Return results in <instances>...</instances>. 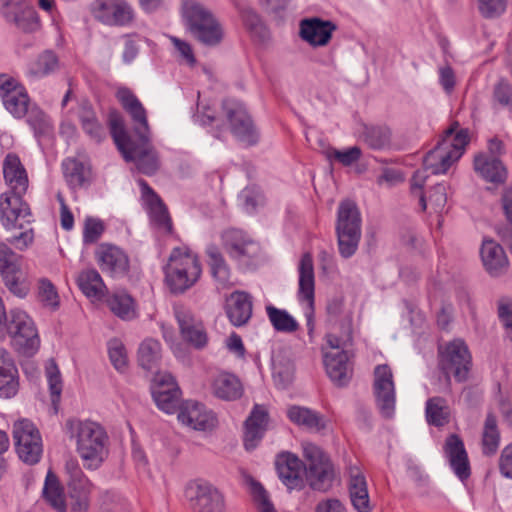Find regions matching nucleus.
<instances>
[{
	"label": "nucleus",
	"mask_w": 512,
	"mask_h": 512,
	"mask_svg": "<svg viewBox=\"0 0 512 512\" xmlns=\"http://www.w3.org/2000/svg\"><path fill=\"white\" fill-rule=\"evenodd\" d=\"M115 97L131 117L133 131L140 141V144H135L121 125L112 122L111 134L117 148L126 161L136 163L141 173L149 176L155 174L160 167V161L156 150L150 144L151 132L145 107L128 87H117Z\"/></svg>",
	"instance_id": "1"
},
{
	"label": "nucleus",
	"mask_w": 512,
	"mask_h": 512,
	"mask_svg": "<svg viewBox=\"0 0 512 512\" xmlns=\"http://www.w3.org/2000/svg\"><path fill=\"white\" fill-rule=\"evenodd\" d=\"M469 140L468 130L459 128L455 123L445 131L438 144L426 154L423 169L417 170L411 179V194L418 198L419 205L423 209L426 208V198L421 193V188L427 181L428 171L434 175L445 174L462 157Z\"/></svg>",
	"instance_id": "2"
},
{
	"label": "nucleus",
	"mask_w": 512,
	"mask_h": 512,
	"mask_svg": "<svg viewBox=\"0 0 512 512\" xmlns=\"http://www.w3.org/2000/svg\"><path fill=\"white\" fill-rule=\"evenodd\" d=\"M66 427L70 438L76 442V451L84 467L98 469L109 453V437L105 429L91 420H68Z\"/></svg>",
	"instance_id": "3"
},
{
	"label": "nucleus",
	"mask_w": 512,
	"mask_h": 512,
	"mask_svg": "<svg viewBox=\"0 0 512 512\" xmlns=\"http://www.w3.org/2000/svg\"><path fill=\"white\" fill-rule=\"evenodd\" d=\"M181 15L186 30L199 43L214 47L222 42L223 26L204 4L197 0H183Z\"/></svg>",
	"instance_id": "4"
},
{
	"label": "nucleus",
	"mask_w": 512,
	"mask_h": 512,
	"mask_svg": "<svg viewBox=\"0 0 512 512\" xmlns=\"http://www.w3.org/2000/svg\"><path fill=\"white\" fill-rule=\"evenodd\" d=\"M164 273L170 288H191L199 280L202 269L197 254L182 245L172 249Z\"/></svg>",
	"instance_id": "5"
},
{
	"label": "nucleus",
	"mask_w": 512,
	"mask_h": 512,
	"mask_svg": "<svg viewBox=\"0 0 512 512\" xmlns=\"http://www.w3.org/2000/svg\"><path fill=\"white\" fill-rule=\"evenodd\" d=\"M362 219L357 205L351 200L341 201L337 211L336 235L340 255L352 257L357 249L362 234Z\"/></svg>",
	"instance_id": "6"
},
{
	"label": "nucleus",
	"mask_w": 512,
	"mask_h": 512,
	"mask_svg": "<svg viewBox=\"0 0 512 512\" xmlns=\"http://www.w3.org/2000/svg\"><path fill=\"white\" fill-rule=\"evenodd\" d=\"M11 338L15 351L26 357L34 356L41 344L37 326L25 311L13 309L9 312V319L5 327V335Z\"/></svg>",
	"instance_id": "7"
},
{
	"label": "nucleus",
	"mask_w": 512,
	"mask_h": 512,
	"mask_svg": "<svg viewBox=\"0 0 512 512\" xmlns=\"http://www.w3.org/2000/svg\"><path fill=\"white\" fill-rule=\"evenodd\" d=\"M184 496L192 512H225L223 494L212 484L203 480L187 483Z\"/></svg>",
	"instance_id": "8"
},
{
	"label": "nucleus",
	"mask_w": 512,
	"mask_h": 512,
	"mask_svg": "<svg viewBox=\"0 0 512 512\" xmlns=\"http://www.w3.org/2000/svg\"><path fill=\"white\" fill-rule=\"evenodd\" d=\"M373 395L380 414L392 418L396 409V387L392 369L387 364L374 368Z\"/></svg>",
	"instance_id": "9"
},
{
	"label": "nucleus",
	"mask_w": 512,
	"mask_h": 512,
	"mask_svg": "<svg viewBox=\"0 0 512 512\" xmlns=\"http://www.w3.org/2000/svg\"><path fill=\"white\" fill-rule=\"evenodd\" d=\"M13 439L19 458L27 464H36L42 455V439L35 425L22 419L13 426Z\"/></svg>",
	"instance_id": "10"
},
{
	"label": "nucleus",
	"mask_w": 512,
	"mask_h": 512,
	"mask_svg": "<svg viewBox=\"0 0 512 512\" xmlns=\"http://www.w3.org/2000/svg\"><path fill=\"white\" fill-rule=\"evenodd\" d=\"M471 366V354L468 346L461 339H454L440 352V368L447 381L453 375L458 382H463L468 377Z\"/></svg>",
	"instance_id": "11"
},
{
	"label": "nucleus",
	"mask_w": 512,
	"mask_h": 512,
	"mask_svg": "<svg viewBox=\"0 0 512 512\" xmlns=\"http://www.w3.org/2000/svg\"><path fill=\"white\" fill-rule=\"evenodd\" d=\"M91 11L96 20L107 26L129 27L136 18L134 8L125 0H95Z\"/></svg>",
	"instance_id": "12"
},
{
	"label": "nucleus",
	"mask_w": 512,
	"mask_h": 512,
	"mask_svg": "<svg viewBox=\"0 0 512 512\" xmlns=\"http://www.w3.org/2000/svg\"><path fill=\"white\" fill-rule=\"evenodd\" d=\"M25 193L4 192L0 195V221L6 230L23 229L31 222L28 204L22 199Z\"/></svg>",
	"instance_id": "13"
},
{
	"label": "nucleus",
	"mask_w": 512,
	"mask_h": 512,
	"mask_svg": "<svg viewBox=\"0 0 512 512\" xmlns=\"http://www.w3.org/2000/svg\"><path fill=\"white\" fill-rule=\"evenodd\" d=\"M66 471L69 474L67 485L71 499V512H88L93 484L74 461L66 463Z\"/></svg>",
	"instance_id": "14"
},
{
	"label": "nucleus",
	"mask_w": 512,
	"mask_h": 512,
	"mask_svg": "<svg viewBox=\"0 0 512 512\" xmlns=\"http://www.w3.org/2000/svg\"><path fill=\"white\" fill-rule=\"evenodd\" d=\"M226 111L233 135L244 145H254L258 141V133L245 107L233 100H225Z\"/></svg>",
	"instance_id": "15"
},
{
	"label": "nucleus",
	"mask_w": 512,
	"mask_h": 512,
	"mask_svg": "<svg viewBox=\"0 0 512 512\" xmlns=\"http://www.w3.org/2000/svg\"><path fill=\"white\" fill-rule=\"evenodd\" d=\"M337 30V25L331 20L317 16L306 17L299 21L298 36L312 48L327 46Z\"/></svg>",
	"instance_id": "16"
},
{
	"label": "nucleus",
	"mask_w": 512,
	"mask_h": 512,
	"mask_svg": "<svg viewBox=\"0 0 512 512\" xmlns=\"http://www.w3.org/2000/svg\"><path fill=\"white\" fill-rule=\"evenodd\" d=\"M179 421L194 430L207 431L213 429L217 424L215 414L206 406L197 401H185L178 413Z\"/></svg>",
	"instance_id": "17"
},
{
	"label": "nucleus",
	"mask_w": 512,
	"mask_h": 512,
	"mask_svg": "<svg viewBox=\"0 0 512 512\" xmlns=\"http://www.w3.org/2000/svg\"><path fill=\"white\" fill-rule=\"evenodd\" d=\"M96 258L102 270L112 277H122L129 271V257L118 246L102 243L96 251Z\"/></svg>",
	"instance_id": "18"
},
{
	"label": "nucleus",
	"mask_w": 512,
	"mask_h": 512,
	"mask_svg": "<svg viewBox=\"0 0 512 512\" xmlns=\"http://www.w3.org/2000/svg\"><path fill=\"white\" fill-rule=\"evenodd\" d=\"M276 470L282 483L289 490L303 487L305 467L302 461L292 453H281L276 458Z\"/></svg>",
	"instance_id": "19"
},
{
	"label": "nucleus",
	"mask_w": 512,
	"mask_h": 512,
	"mask_svg": "<svg viewBox=\"0 0 512 512\" xmlns=\"http://www.w3.org/2000/svg\"><path fill=\"white\" fill-rule=\"evenodd\" d=\"M444 455L454 474L465 481L470 477L471 469L468 454L463 441L456 434H451L446 438Z\"/></svg>",
	"instance_id": "20"
},
{
	"label": "nucleus",
	"mask_w": 512,
	"mask_h": 512,
	"mask_svg": "<svg viewBox=\"0 0 512 512\" xmlns=\"http://www.w3.org/2000/svg\"><path fill=\"white\" fill-rule=\"evenodd\" d=\"M174 313L183 338L194 347L203 348L208 339L202 323L197 321L191 311L182 305H175Z\"/></svg>",
	"instance_id": "21"
},
{
	"label": "nucleus",
	"mask_w": 512,
	"mask_h": 512,
	"mask_svg": "<svg viewBox=\"0 0 512 512\" xmlns=\"http://www.w3.org/2000/svg\"><path fill=\"white\" fill-rule=\"evenodd\" d=\"M348 473V491L353 508L357 512H371L372 506L366 477L358 465H350Z\"/></svg>",
	"instance_id": "22"
},
{
	"label": "nucleus",
	"mask_w": 512,
	"mask_h": 512,
	"mask_svg": "<svg viewBox=\"0 0 512 512\" xmlns=\"http://www.w3.org/2000/svg\"><path fill=\"white\" fill-rule=\"evenodd\" d=\"M222 240L230 256L239 261H244L246 258H254L260 252L258 243L238 229L225 231L222 234Z\"/></svg>",
	"instance_id": "23"
},
{
	"label": "nucleus",
	"mask_w": 512,
	"mask_h": 512,
	"mask_svg": "<svg viewBox=\"0 0 512 512\" xmlns=\"http://www.w3.org/2000/svg\"><path fill=\"white\" fill-rule=\"evenodd\" d=\"M323 362L331 381L339 386H346L352 377V365L347 351H325Z\"/></svg>",
	"instance_id": "24"
},
{
	"label": "nucleus",
	"mask_w": 512,
	"mask_h": 512,
	"mask_svg": "<svg viewBox=\"0 0 512 512\" xmlns=\"http://www.w3.org/2000/svg\"><path fill=\"white\" fill-rule=\"evenodd\" d=\"M60 59L56 52L46 49L28 61L24 74L32 81L49 77L60 70Z\"/></svg>",
	"instance_id": "25"
},
{
	"label": "nucleus",
	"mask_w": 512,
	"mask_h": 512,
	"mask_svg": "<svg viewBox=\"0 0 512 512\" xmlns=\"http://www.w3.org/2000/svg\"><path fill=\"white\" fill-rule=\"evenodd\" d=\"M3 14L9 22H13L24 32H35L41 27L37 12L24 1L7 4Z\"/></svg>",
	"instance_id": "26"
},
{
	"label": "nucleus",
	"mask_w": 512,
	"mask_h": 512,
	"mask_svg": "<svg viewBox=\"0 0 512 512\" xmlns=\"http://www.w3.org/2000/svg\"><path fill=\"white\" fill-rule=\"evenodd\" d=\"M226 315L235 327H241L250 320L252 316V300L245 291L235 290L226 299Z\"/></svg>",
	"instance_id": "27"
},
{
	"label": "nucleus",
	"mask_w": 512,
	"mask_h": 512,
	"mask_svg": "<svg viewBox=\"0 0 512 512\" xmlns=\"http://www.w3.org/2000/svg\"><path fill=\"white\" fill-rule=\"evenodd\" d=\"M138 185L141 188L142 197L149 208L151 221L164 232H171L172 222L167 208L161 199L143 179L138 180Z\"/></svg>",
	"instance_id": "28"
},
{
	"label": "nucleus",
	"mask_w": 512,
	"mask_h": 512,
	"mask_svg": "<svg viewBox=\"0 0 512 512\" xmlns=\"http://www.w3.org/2000/svg\"><path fill=\"white\" fill-rule=\"evenodd\" d=\"M212 394L225 401H234L239 399L244 392L240 379L233 373L221 371L217 373L211 381Z\"/></svg>",
	"instance_id": "29"
},
{
	"label": "nucleus",
	"mask_w": 512,
	"mask_h": 512,
	"mask_svg": "<svg viewBox=\"0 0 512 512\" xmlns=\"http://www.w3.org/2000/svg\"><path fill=\"white\" fill-rule=\"evenodd\" d=\"M0 274L9 288L18 286L22 282L21 256L3 242H0Z\"/></svg>",
	"instance_id": "30"
},
{
	"label": "nucleus",
	"mask_w": 512,
	"mask_h": 512,
	"mask_svg": "<svg viewBox=\"0 0 512 512\" xmlns=\"http://www.w3.org/2000/svg\"><path fill=\"white\" fill-rule=\"evenodd\" d=\"M475 172L486 182L495 185L503 184L507 178V170L502 162L494 157L480 153L474 157Z\"/></svg>",
	"instance_id": "31"
},
{
	"label": "nucleus",
	"mask_w": 512,
	"mask_h": 512,
	"mask_svg": "<svg viewBox=\"0 0 512 512\" xmlns=\"http://www.w3.org/2000/svg\"><path fill=\"white\" fill-rule=\"evenodd\" d=\"M482 263L491 275H500L507 271L509 267L508 257L497 242L491 239H485L480 250Z\"/></svg>",
	"instance_id": "32"
},
{
	"label": "nucleus",
	"mask_w": 512,
	"mask_h": 512,
	"mask_svg": "<svg viewBox=\"0 0 512 512\" xmlns=\"http://www.w3.org/2000/svg\"><path fill=\"white\" fill-rule=\"evenodd\" d=\"M3 176L11 189L9 192L26 193L29 184L27 172L16 154L9 153L4 158Z\"/></svg>",
	"instance_id": "33"
},
{
	"label": "nucleus",
	"mask_w": 512,
	"mask_h": 512,
	"mask_svg": "<svg viewBox=\"0 0 512 512\" xmlns=\"http://www.w3.org/2000/svg\"><path fill=\"white\" fill-rule=\"evenodd\" d=\"M267 424V409L262 405H255L245 423L244 445L247 450L256 447L257 442L263 437Z\"/></svg>",
	"instance_id": "34"
},
{
	"label": "nucleus",
	"mask_w": 512,
	"mask_h": 512,
	"mask_svg": "<svg viewBox=\"0 0 512 512\" xmlns=\"http://www.w3.org/2000/svg\"><path fill=\"white\" fill-rule=\"evenodd\" d=\"M18 370L6 350H0V397L11 398L18 391Z\"/></svg>",
	"instance_id": "35"
},
{
	"label": "nucleus",
	"mask_w": 512,
	"mask_h": 512,
	"mask_svg": "<svg viewBox=\"0 0 512 512\" xmlns=\"http://www.w3.org/2000/svg\"><path fill=\"white\" fill-rule=\"evenodd\" d=\"M288 419L298 426L319 432L327 427L324 417L317 412L302 406L293 405L287 408Z\"/></svg>",
	"instance_id": "36"
},
{
	"label": "nucleus",
	"mask_w": 512,
	"mask_h": 512,
	"mask_svg": "<svg viewBox=\"0 0 512 512\" xmlns=\"http://www.w3.org/2000/svg\"><path fill=\"white\" fill-rule=\"evenodd\" d=\"M42 495L45 502L56 512L67 511V504L63 487L52 471H48L46 475Z\"/></svg>",
	"instance_id": "37"
},
{
	"label": "nucleus",
	"mask_w": 512,
	"mask_h": 512,
	"mask_svg": "<svg viewBox=\"0 0 512 512\" xmlns=\"http://www.w3.org/2000/svg\"><path fill=\"white\" fill-rule=\"evenodd\" d=\"M161 358L162 348L158 340L147 338L140 343L137 352V360L143 369L151 371L157 368Z\"/></svg>",
	"instance_id": "38"
},
{
	"label": "nucleus",
	"mask_w": 512,
	"mask_h": 512,
	"mask_svg": "<svg viewBox=\"0 0 512 512\" xmlns=\"http://www.w3.org/2000/svg\"><path fill=\"white\" fill-rule=\"evenodd\" d=\"M306 476L310 486L314 490L326 491L331 487L334 479L332 463L327 460L323 463L308 467Z\"/></svg>",
	"instance_id": "39"
},
{
	"label": "nucleus",
	"mask_w": 512,
	"mask_h": 512,
	"mask_svg": "<svg viewBox=\"0 0 512 512\" xmlns=\"http://www.w3.org/2000/svg\"><path fill=\"white\" fill-rule=\"evenodd\" d=\"M208 263L210 266L211 275L218 285L233 286L235 282L231 280V273L227 266L222 254L215 246L207 248Z\"/></svg>",
	"instance_id": "40"
},
{
	"label": "nucleus",
	"mask_w": 512,
	"mask_h": 512,
	"mask_svg": "<svg viewBox=\"0 0 512 512\" xmlns=\"http://www.w3.org/2000/svg\"><path fill=\"white\" fill-rule=\"evenodd\" d=\"M110 310L118 317L130 320L136 316L133 298L124 290L113 291L107 299Z\"/></svg>",
	"instance_id": "41"
},
{
	"label": "nucleus",
	"mask_w": 512,
	"mask_h": 512,
	"mask_svg": "<svg viewBox=\"0 0 512 512\" xmlns=\"http://www.w3.org/2000/svg\"><path fill=\"white\" fill-rule=\"evenodd\" d=\"M425 416L428 424L441 427L449 422L450 409L442 397H432L426 402Z\"/></svg>",
	"instance_id": "42"
},
{
	"label": "nucleus",
	"mask_w": 512,
	"mask_h": 512,
	"mask_svg": "<svg viewBox=\"0 0 512 512\" xmlns=\"http://www.w3.org/2000/svg\"><path fill=\"white\" fill-rule=\"evenodd\" d=\"M265 310L271 325L276 331L293 333L298 330V322L287 310L276 308L272 304H267Z\"/></svg>",
	"instance_id": "43"
},
{
	"label": "nucleus",
	"mask_w": 512,
	"mask_h": 512,
	"mask_svg": "<svg viewBox=\"0 0 512 512\" xmlns=\"http://www.w3.org/2000/svg\"><path fill=\"white\" fill-rule=\"evenodd\" d=\"M45 376L51 396L52 405L57 412L63 390V380L56 361L52 358L45 363Z\"/></svg>",
	"instance_id": "44"
},
{
	"label": "nucleus",
	"mask_w": 512,
	"mask_h": 512,
	"mask_svg": "<svg viewBox=\"0 0 512 512\" xmlns=\"http://www.w3.org/2000/svg\"><path fill=\"white\" fill-rule=\"evenodd\" d=\"M500 432L494 415L488 414L482 432V451L485 455H494L499 447Z\"/></svg>",
	"instance_id": "45"
},
{
	"label": "nucleus",
	"mask_w": 512,
	"mask_h": 512,
	"mask_svg": "<svg viewBox=\"0 0 512 512\" xmlns=\"http://www.w3.org/2000/svg\"><path fill=\"white\" fill-rule=\"evenodd\" d=\"M79 119L84 132L95 142H100L105 137V129L99 123L95 112L89 106H83Z\"/></svg>",
	"instance_id": "46"
},
{
	"label": "nucleus",
	"mask_w": 512,
	"mask_h": 512,
	"mask_svg": "<svg viewBox=\"0 0 512 512\" xmlns=\"http://www.w3.org/2000/svg\"><path fill=\"white\" fill-rule=\"evenodd\" d=\"M362 140L372 149H383L390 144L391 131L386 126H365Z\"/></svg>",
	"instance_id": "47"
},
{
	"label": "nucleus",
	"mask_w": 512,
	"mask_h": 512,
	"mask_svg": "<svg viewBox=\"0 0 512 512\" xmlns=\"http://www.w3.org/2000/svg\"><path fill=\"white\" fill-rule=\"evenodd\" d=\"M421 193L426 198V208L422 210L430 209L431 212L440 213L447 202V185L445 183H438L433 186L428 192H423V187L421 188ZM420 207H422L420 205Z\"/></svg>",
	"instance_id": "48"
},
{
	"label": "nucleus",
	"mask_w": 512,
	"mask_h": 512,
	"mask_svg": "<svg viewBox=\"0 0 512 512\" xmlns=\"http://www.w3.org/2000/svg\"><path fill=\"white\" fill-rule=\"evenodd\" d=\"M108 355L114 368L119 372H124L129 363L127 350L123 342L118 338L108 341Z\"/></svg>",
	"instance_id": "49"
},
{
	"label": "nucleus",
	"mask_w": 512,
	"mask_h": 512,
	"mask_svg": "<svg viewBox=\"0 0 512 512\" xmlns=\"http://www.w3.org/2000/svg\"><path fill=\"white\" fill-rule=\"evenodd\" d=\"M2 102L5 109L15 118H23L28 113V107L31 103L26 89L9 96Z\"/></svg>",
	"instance_id": "50"
},
{
	"label": "nucleus",
	"mask_w": 512,
	"mask_h": 512,
	"mask_svg": "<svg viewBox=\"0 0 512 512\" xmlns=\"http://www.w3.org/2000/svg\"><path fill=\"white\" fill-rule=\"evenodd\" d=\"M63 173L68 184L74 188L82 186L85 181L84 165L74 158H67L62 163Z\"/></svg>",
	"instance_id": "51"
},
{
	"label": "nucleus",
	"mask_w": 512,
	"mask_h": 512,
	"mask_svg": "<svg viewBox=\"0 0 512 512\" xmlns=\"http://www.w3.org/2000/svg\"><path fill=\"white\" fill-rule=\"evenodd\" d=\"M181 391L174 389L172 393L166 392H153V399L157 407L167 414H172L177 411L179 407Z\"/></svg>",
	"instance_id": "52"
},
{
	"label": "nucleus",
	"mask_w": 512,
	"mask_h": 512,
	"mask_svg": "<svg viewBox=\"0 0 512 512\" xmlns=\"http://www.w3.org/2000/svg\"><path fill=\"white\" fill-rule=\"evenodd\" d=\"M105 231V225L99 218L88 216L84 220L83 242L84 244L96 243Z\"/></svg>",
	"instance_id": "53"
},
{
	"label": "nucleus",
	"mask_w": 512,
	"mask_h": 512,
	"mask_svg": "<svg viewBox=\"0 0 512 512\" xmlns=\"http://www.w3.org/2000/svg\"><path fill=\"white\" fill-rule=\"evenodd\" d=\"M299 288H314V268L310 254H304L299 262Z\"/></svg>",
	"instance_id": "54"
},
{
	"label": "nucleus",
	"mask_w": 512,
	"mask_h": 512,
	"mask_svg": "<svg viewBox=\"0 0 512 512\" xmlns=\"http://www.w3.org/2000/svg\"><path fill=\"white\" fill-rule=\"evenodd\" d=\"M326 157L332 161L336 160L344 166H349L354 162L358 161L361 157L360 148L354 146L350 147L346 150L340 151L334 148H329L326 150Z\"/></svg>",
	"instance_id": "55"
},
{
	"label": "nucleus",
	"mask_w": 512,
	"mask_h": 512,
	"mask_svg": "<svg viewBox=\"0 0 512 512\" xmlns=\"http://www.w3.org/2000/svg\"><path fill=\"white\" fill-rule=\"evenodd\" d=\"M498 317L504 328L505 336L512 340V301L503 298L498 302Z\"/></svg>",
	"instance_id": "56"
},
{
	"label": "nucleus",
	"mask_w": 512,
	"mask_h": 512,
	"mask_svg": "<svg viewBox=\"0 0 512 512\" xmlns=\"http://www.w3.org/2000/svg\"><path fill=\"white\" fill-rule=\"evenodd\" d=\"M76 282L79 288H105L100 273L94 268L81 271Z\"/></svg>",
	"instance_id": "57"
},
{
	"label": "nucleus",
	"mask_w": 512,
	"mask_h": 512,
	"mask_svg": "<svg viewBox=\"0 0 512 512\" xmlns=\"http://www.w3.org/2000/svg\"><path fill=\"white\" fill-rule=\"evenodd\" d=\"M174 389H180L175 378L168 372H158L152 382V393L153 392H166L167 394L172 393Z\"/></svg>",
	"instance_id": "58"
},
{
	"label": "nucleus",
	"mask_w": 512,
	"mask_h": 512,
	"mask_svg": "<svg viewBox=\"0 0 512 512\" xmlns=\"http://www.w3.org/2000/svg\"><path fill=\"white\" fill-rule=\"evenodd\" d=\"M24 89L25 87L14 77L8 74H0V97L2 101Z\"/></svg>",
	"instance_id": "59"
},
{
	"label": "nucleus",
	"mask_w": 512,
	"mask_h": 512,
	"mask_svg": "<svg viewBox=\"0 0 512 512\" xmlns=\"http://www.w3.org/2000/svg\"><path fill=\"white\" fill-rule=\"evenodd\" d=\"M303 457L308 462V467L323 463L328 459V457L324 454L320 447L311 443V442H303L302 443Z\"/></svg>",
	"instance_id": "60"
},
{
	"label": "nucleus",
	"mask_w": 512,
	"mask_h": 512,
	"mask_svg": "<svg viewBox=\"0 0 512 512\" xmlns=\"http://www.w3.org/2000/svg\"><path fill=\"white\" fill-rule=\"evenodd\" d=\"M479 11L484 17H495L505 11L506 0H478Z\"/></svg>",
	"instance_id": "61"
},
{
	"label": "nucleus",
	"mask_w": 512,
	"mask_h": 512,
	"mask_svg": "<svg viewBox=\"0 0 512 512\" xmlns=\"http://www.w3.org/2000/svg\"><path fill=\"white\" fill-rule=\"evenodd\" d=\"M27 116L28 124L35 130L41 131L47 124L45 113L36 105L31 104L28 107Z\"/></svg>",
	"instance_id": "62"
},
{
	"label": "nucleus",
	"mask_w": 512,
	"mask_h": 512,
	"mask_svg": "<svg viewBox=\"0 0 512 512\" xmlns=\"http://www.w3.org/2000/svg\"><path fill=\"white\" fill-rule=\"evenodd\" d=\"M252 489L259 512H276L273 504L268 499L265 489L261 484H253Z\"/></svg>",
	"instance_id": "63"
},
{
	"label": "nucleus",
	"mask_w": 512,
	"mask_h": 512,
	"mask_svg": "<svg viewBox=\"0 0 512 512\" xmlns=\"http://www.w3.org/2000/svg\"><path fill=\"white\" fill-rule=\"evenodd\" d=\"M500 473L509 479H512V443L505 446L499 458Z\"/></svg>",
	"instance_id": "64"
}]
</instances>
